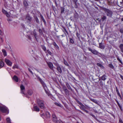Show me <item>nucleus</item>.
<instances>
[{
  "mask_svg": "<svg viewBox=\"0 0 123 123\" xmlns=\"http://www.w3.org/2000/svg\"><path fill=\"white\" fill-rule=\"evenodd\" d=\"M37 104L38 106L41 109H44L46 108L45 102L43 101L38 100H37Z\"/></svg>",
  "mask_w": 123,
  "mask_h": 123,
  "instance_id": "1",
  "label": "nucleus"
},
{
  "mask_svg": "<svg viewBox=\"0 0 123 123\" xmlns=\"http://www.w3.org/2000/svg\"><path fill=\"white\" fill-rule=\"evenodd\" d=\"M103 10H104L105 13H106L107 16L111 17L113 14L112 11L109 9L104 8Z\"/></svg>",
  "mask_w": 123,
  "mask_h": 123,
  "instance_id": "2",
  "label": "nucleus"
},
{
  "mask_svg": "<svg viewBox=\"0 0 123 123\" xmlns=\"http://www.w3.org/2000/svg\"><path fill=\"white\" fill-rule=\"evenodd\" d=\"M0 110L3 112H6L8 113L9 112L7 108L4 106H0Z\"/></svg>",
  "mask_w": 123,
  "mask_h": 123,
  "instance_id": "3",
  "label": "nucleus"
},
{
  "mask_svg": "<svg viewBox=\"0 0 123 123\" xmlns=\"http://www.w3.org/2000/svg\"><path fill=\"white\" fill-rule=\"evenodd\" d=\"M88 49L89 51H91V52L94 54L98 55V54H99L100 55H101V54L100 53L98 52L95 49L92 50L89 47L88 48Z\"/></svg>",
  "mask_w": 123,
  "mask_h": 123,
  "instance_id": "4",
  "label": "nucleus"
},
{
  "mask_svg": "<svg viewBox=\"0 0 123 123\" xmlns=\"http://www.w3.org/2000/svg\"><path fill=\"white\" fill-rule=\"evenodd\" d=\"M23 4L25 9L26 10L28 8L29 5L26 0H24L23 2Z\"/></svg>",
  "mask_w": 123,
  "mask_h": 123,
  "instance_id": "5",
  "label": "nucleus"
},
{
  "mask_svg": "<svg viewBox=\"0 0 123 123\" xmlns=\"http://www.w3.org/2000/svg\"><path fill=\"white\" fill-rule=\"evenodd\" d=\"M43 86L44 89L47 95L49 94V93L48 91V90L47 88V86L44 83L43 84H42Z\"/></svg>",
  "mask_w": 123,
  "mask_h": 123,
  "instance_id": "6",
  "label": "nucleus"
},
{
  "mask_svg": "<svg viewBox=\"0 0 123 123\" xmlns=\"http://www.w3.org/2000/svg\"><path fill=\"white\" fill-rule=\"evenodd\" d=\"M47 64L49 68L53 71H54L53 69L54 66L52 63L51 62H47Z\"/></svg>",
  "mask_w": 123,
  "mask_h": 123,
  "instance_id": "7",
  "label": "nucleus"
},
{
  "mask_svg": "<svg viewBox=\"0 0 123 123\" xmlns=\"http://www.w3.org/2000/svg\"><path fill=\"white\" fill-rule=\"evenodd\" d=\"M5 61L7 65L10 66H12V63L9 60L7 59H5Z\"/></svg>",
  "mask_w": 123,
  "mask_h": 123,
  "instance_id": "8",
  "label": "nucleus"
},
{
  "mask_svg": "<svg viewBox=\"0 0 123 123\" xmlns=\"http://www.w3.org/2000/svg\"><path fill=\"white\" fill-rule=\"evenodd\" d=\"M25 19L30 22L32 20V18L29 14H27L26 15Z\"/></svg>",
  "mask_w": 123,
  "mask_h": 123,
  "instance_id": "9",
  "label": "nucleus"
},
{
  "mask_svg": "<svg viewBox=\"0 0 123 123\" xmlns=\"http://www.w3.org/2000/svg\"><path fill=\"white\" fill-rule=\"evenodd\" d=\"M52 117L53 120L54 122L55 123H56L58 121L57 120L55 114H52Z\"/></svg>",
  "mask_w": 123,
  "mask_h": 123,
  "instance_id": "10",
  "label": "nucleus"
},
{
  "mask_svg": "<svg viewBox=\"0 0 123 123\" xmlns=\"http://www.w3.org/2000/svg\"><path fill=\"white\" fill-rule=\"evenodd\" d=\"M33 35L34 36V37L37 41H38L37 40V34L36 31H35V30H34L33 31Z\"/></svg>",
  "mask_w": 123,
  "mask_h": 123,
  "instance_id": "11",
  "label": "nucleus"
},
{
  "mask_svg": "<svg viewBox=\"0 0 123 123\" xmlns=\"http://www.w3.org/2000/svg\"><path fill=\"white\" fill-rule=\"evenodd\" d=\"M56 69L59 73L61 74L62 72V69L60 66L56 68Z\"/></svg>",
  "mask_w": 123,
  "mask_h": 123,
  "instance_id": "12",
  "label": "nucleus"
},
{
  "mask_svg": "<svg viewBox=\"0 0 123 123\" xmlns=\"http://www.w3.org/2000/svg\"><path fill=\"white\" fill-rule=\"evenodd\" d=\"M33 108L34 110L37 112H39L40 111L39 108L37 106H34Z\"/></svg>",
  "mask_w": 123,
  "mask_h": 123,
  "instance_id": "13",
  "label": "nucleus"
},
{
  "mask_svg": "<svg viewBox=\"0 0 123 123\" xmlns=\"http://www.w3.org/2000/svg\"><path fill=\"white\" fill-rule=\"evenodd\" d=\"M13 79L16 82H18V77L16 75H14L13 78Z\"/></svg>",
  "mask_w": 123,
  "mask_h": 123,
  "instance_id": "14",
  "label": "nucleus"
},
{
  "mask_svg": "<svg viewBox=\"0 0 123 123\" xmlns=\"http://www.w3.org/2000/svg\"><path fill=\"white\" fill-rule=\"evenodd\" d=\"M99 48L101 49H103L105 48V46L101 43H99Z\"/></svg>",
  "mask_w": 123,
  "mask_h": 123,
  "instance_id": "15",
  "label": "nucleus"
},
{
  "mask_svg": "<svg viewBox=\"0 0 123 123\" xmlns=\"http://www.w3.org/2000/svg\"><path fill=\"white\" fill-rule=\"evenodd\" d=\"M116 92H117V93L119 97L121 98H122V97H121V95L120 94V93L118 91L117 88V86L116 87Z\"/></svg>",
  "mask_w": 123,
  "mask_h": 123,
  "instance_id": "16",
  "label": "nucleus"
},
{
  "mask_svg": "<svg viewBox=\"0 0 123 123\" xmlns=\"http://www.w3.org/2000/svg\"><path fill=\"white\" fill-rule=\"evenodd\" d=\"M4 65V63L1 60H0V68L3 67Z\"/></svg>",
  "mask_w": 123,
  "mask_h": 123,
  "instance_id": "17",
  "label": "nucleus"
},
{
  "mask_svg": "<svg viewBox=\"0 0 123 123\" xmlns=\"http://www.w3.org/2000/svg\"><path fill=\"white\" fill-rule=\"evenodd\" d=\"M116 102L118 105V106L119 107L121 111H123V109L122 108V106L119 103V102H118V101H117L116 100Z\"/></svg>",
  "mask_w": 123,
  "mask_h": 123,
  "instance_id": "18",
  "label": "nucleus"
},
{
  "mask_svg": "<svg viewBox=\"0 0 123 123\" xmlns=\"http://www.w3.org/2000/svg\"><path fill=\"white\" fill-rule=\"evenodd\" d=\"M80 105L81 106V107L80 106V108L81 110H83V111H86V112H87V111L84 109V107L85 106H84V105L83 104V105Z\"/></svg>",
  "mask_w": 123,
  "mask_h": 123,
  "instance_id": "19",
  "label": "nucleus"
},
{
  "mask_svg": "<svg viewBox=\"0 0 123 123\" xmlns=\"http://www.w3.org/2000/svg\"><path fill=\"white\" fill-rule=\"evenodd\" d=\"M106 76L105 74L103 75L101 77V79L104 81L106 79Z\"/></svg>",
  "mask_w": 123,
  "mask_h": 123,
  "instance_id": "20",
  "label": "nucleus"
},
{
  "mask_svg": "<svg viewBox=\"0 0 123 123\" xmlns=\"http://www.w3.org/2000/svg\"><path fill=\"white\" fill-rule=\"evenodd\" d=\"M53 44L54 46L57 49H59V47L58 45L55 42H54L53 43Z\"/></svg>",
  "mask_w": 123,
  "mask_h": 123,
  "instance_id": "21",
  "label": "nucleus"
},
{
  "mask_svg": "<svg viewBox=\"0 0 123 123\" xmlns=\"http://www.w3.org/2000/svg\"><path fill=\"white\" fill-rule=\"evenodd\" d=\"M40 16L41 18L42 19V20L43 21L44 23L45 24H46V22L45 19H44L43 16L41 14H40Z\"/></svg>",
  "mask_w": 123,
  "mask_h": 123,
  "instance_id": "22",
  "label": "nucleus"
},
{
  "mask_svg": "<svg viewBox=\"0 0 123 123\" xmlns=\"http://www.w3.org/2000/svg\"><path fill=\"white\" fill-rule=\"evenodd\" d=\"M28 94L30 95H31L33 93V91L32 90H29L28 92Z\"/></svg>",
  "mask_w": 123,
  "mask_h": 123,
  "instance_id": "23",
  "label": "nucleus"
},
{
  "mask_svg": "<svg viewBox=\"0 0 123 123\" xmlns=\"http://www.w3.org/2000/svg\"><path fill=\"white\" fill-rule=\"evenodd\" d=\"M55 104L56 105H57L59 107H63V106L62 105H61V104L59 103L55 102Z\"/></svg>",
  "mask_w": 123,
  "mask_h": 123,
  "instance_id": "24",
  "label": "nucleus"
},
{
  "mask_svg": "<svg viewBox=\"0 0 123 123\" xmlns=\"http://www.w3.org/2000/svg\"><path fill=\"white\" fill-rule=\"evenodd\" d=\"M2 51L4 55L5 56H6L7 54L6 50L4 49H2Z\"/></svg>",
  "mask_w": 123,
  "mask_h": 123,
  "instance_id": "25",
  "label": "nucleus"
},
{
  "mask_svg": "<svg viewBox=\"0 0 123 123\" xmlns=\"http://www.w3.org/2000/svg\"><path fill=\"white\" fill-rule=\"evenodd\" d=\"M38 79L39 81H40L41 83L42 84V85L44 83V81L42 79H41L40 77H38Z\"/></svg>",
  "mask_w": 123,
  "mask_h": 123,
  "instance_id": "26",
  "label": "nucleus"
},
{
  "mask_svg": "<svg viewBox=\"0 0 123 123\" xmlns=\"http://www.w3.org/2000/svg\"><path fill=\"white\" fill-rule=\"evenodd\" d=\"M90 100L91 101L97 104H98V102L97 101L94 99H90Z\"/></svg>",
  "mask_w": 123,
  "mask_h": 123,
  "instance_id": "27",
  "label": "nucleus"
},
{
  "mask_svg": "<svg viewBox=\"0 0 123 123\" xmlns=\"http://www.w3.org/2000/svg\"><path fill=\"white\" fill-rule=\"evenodd\" d=\"M21 90H24L25 91V86L22 84L20 86Z\"/></svg>",
  "mask_w": 123,
  "mask_h": 123,
  "instance_id": "28",
  "label": "nucleus"
},
{
  "mask_svg": "<svg viewBox=\"0 0 123 123\" xmlns=\"http://www.w3.org/2000/svg\"><path fill=\"white\" fill-rule=\"evenodd\" d=\"M62 27L63 28V30H62L64 32H66V33L67 34H68V32L67 31L66 29V28L62 26Z\"/></svg>",
  "mask_w": 123,
  "mask_h": 123,
  "instance_id": "29",
  "label": "nucleus"
},
{
  "mask_svg": "<svg viewBox=\"0 0 123 123\" xmlns=\"http://www.w3.org/2000/svg\"><path fill=\"white\" fill-rule=\"evenodd\" d=\"M46 115L47 117V118H49L50 117V115L48 112H47L46 113Z\"/></svg>",
  "mask_w": 123,
  "mask_h": 123,
  "instance_id": "30",
  "label": "nucleus"
},
{
  "mask_svg": "<svg viewBox=\"0 0 123 123\" xmlns=\"http://www.w3.org/2000/svg\"><path fill=\"white\" fill-rule=\"evenodd\" d=\"M69 42L72 44H73L74 43V41L73 39L71 38H69Z\"/></svg>",
  "mask_w": 123,
  "mask_h": 123,
  "instance_id": "31",
  "label": "nucleus"
},
{
  "mask_svg": "<svg viewBox=\"0 0 123 123\" xmlns=\"http://www.w3.org/2000/svg\"><path fill=\"white\" fill-rule=\"evenodd\" d=\"M65 8L63 7H61V13H64Z\"/></svg>",
  "mask_w": 123,
  "mask_h": 123,
  "instance_id": "32",
  "label": "nucleus"
},
{
  "mask_svg": "<svg viewBox=\"0 0 123 123\" xmlns=\"http://www.w3.org/2000/svg\"><path fill=\"white\" fill-rule=\"evenodd\" d=\"M41 48L45 52H46V51L47 50H46V48L44 46L42 45L41 46Z\"/></svg>",
  "mask_w": 123,
  "mask_h": 123,
  "instance_id": "33",
  "label": "nucleus"
},
{
  "mask_svg": "<svg viewBox=\"0 0 123 123\" xmlns=\"http://www.w3.org/2000/svg\"><path fill=\"white\" fill-rule=\"evenodd\" d=\"M6 121L7 123H11L10 121V118L8 117L6 119Z\"/></svg>",
  "mask_w": 123,
  "mask_h": 123,
  "instance_id": "34",
  "label": "nucleus"
},
{
  "mask_svg": "<svg viewBox=\"0 0 123 123\" xmlns=\"http://www.w3.org/2000/svg\"><path fill=\"white\" fill-rule=\"evenodd\" d=\"M47 52L49 55H52V53L49 50H47L46 51V53Z\"/></svg>",
  "mask_w": 123,
  "mask_h": 123,
  "instance_id": "35",
  "label": "nucleus"
},
{
  "mask_svg": "<svg viewBox=\"0 0 123 123\" xmlns=\"http://www.w3.org/2000/svg\"><path fill=\"white\" fill-rule=\"evenodd\" d=\"M63 61L65 65L68 66H69V64L64 59H63Z\"/></svg>",
  "mask_w": 123,
  "mask_h": 123,
  "instance_id": "36",
  "label": "nucleus"
},
{
  "mask_svg": "<svg viewBox=\"0 0 123 123\" xmlns=\"http://www.w3.org/2000/svg\"><path fill=\"white\" fill-rule=\"evenodd\" d=\"M12 68L13 69H15V68L18 69V66L17 64H15L14 65V66L12 67Z\"/></svg>",
  "mask_w": 123,
  "mask_h": 123,
  "instance_id": "37",
  "label": "nucleus"
},
{
  "mask_svg": "<svg viewBox=\"0 0 123 123\" xmlns=\"http://www.w3.org/2000/svg\"><path fill=\"white\" fill-rule=\"evenodd\" d=\"M109 67L112 69H113L114 67L113 65L111 63H110L109 65Z\"/></svg>",
  "mask_w": 123,
  "mask_h": 123,
  "instance_id": "38",
  "label": "nucleus"
},
{
  "mask_svg": "<svg viewBox=\"0 0 123 123\" xmlns=\"http://www.w3.org/2000/svg\"><path fill=\"white\" fill-rule=\"evenodd\" d=\"M117 60L121 64H123V62H122V61L119 58V57H117Z\"/></svg>",
  "mask_w": 123,
  "mask_h": 123,
  "instance_id": "39",
  "label": "nucleus"
},
{
  "mask_svg": "<svg viewBox=\"0 0 123 123\" xmlns=\"http://www.w3.org/2000/svg\"><path fill=\"white\" fill-rule=\"evenodd\" d=\"M78 15L77 13H75L74 16V17L75 18H77L78 17Z\"/></svg>",
  "mask_w": 123,
  "mask_h": 123,
  "instance_id": "40",
  "label": "nucleus"
},
{
  "mask_svg": "<svg viewBox=\"0 0 123 123\" xmlns=\"http://www.w3.org/2000/svg\"><path fill=\"white\" fill-rule=\"evenodd\" d=\"M35 19L37 23L38 24H39L40 23L39 19L37 17H36L35 18Z\"/></svg>",
  "mask_w": 123,
  "mask_h": 123,
  "instance_id": "41",
  "label": "nucleus"
},
{
  "mask_svg": "<svg viewBox=\"0 0 123 123\" xmlns=\"http://www.w3.org/2000/svg\"><path fill=\"white\" fill-rule=\"evenodd\" d=\"M66 85L67 87H68V88L69 89H71V88L69 84L68 83H67L66 84Z\"/></svg>",
  "mask_w": 123,
  "mask_h": 123,
  "instance_id": "42",
  "label": "nucleus"
},
{
  "mask_svg": "<svg viewBox=\"0 0 123 123\" xmlns=\"http://www.w3.org/2000/svg\"><path fill=\"white\" fill-rule=\"evenodd\" d=\"M76 101L80 105H82L83 104L81 103L80 101H79L78 99H76Z\"/></svg>",
  "mask_w": 123,
  "mask_h": 123,
  "instance_id": "43",
  "label": "nucleus"
},
{
  "mask_svg": "<svg viewBox=\"0 0 123 123\" xmlns=\"http://www.w3.org/2000/svg\"><path fill=\"white\" fill-rule=\"evenodd\" d=\"M97 65L98 66L100 67H103V66L101 64L99 63H97Z\"/></svg>",
  "mask_w": 123,
  "mask_h": 123,
  "instance_id": "44",
  "label": "nucleus"
},
{
  "mask_svg": "<svg viewBox=\"0 0 123 123\" xmlns=\"http://www.w3.org/2000/svg\"><path fill=\"white\" fill-rule=\"evenodd\" d=\"M106 18V16H104L102 18V20L104 21L105 20Z\"/></svg>",
  "mask_w": 123,
  "mask_h": 123,
  "instance_id": "45",
  "label": "nucleus"
},
{
  "mask_svg": "<svg viewBox=\"0 0 123 123\" xmlns=\"http://www.w3.org/2000/svg\"><path fill=\"white\" fill-rule=\"evenodd\" d=\"M54 64L56 66V68L60 66V65L57 63H54Z\"/></svg>",
  "mask_w": 123,
  "mask_h": 123,
  "instance_id": "46",
  "label": "nucleus"
},
{
  "mask_svg": "<svg viewBox=\"0 0 123 123\" xmlns=\"http://www.w3.org/2000/svg\"><path fill=\"white\" fill-rule=\"evenodd\" d=\"M2 12L3 13L5 14L7 12L6 10L4 9H2Z\"/></svg>",
  "mask_w": 123,
  "mask_h": 123,
  "instance_id": "47",
  "label": "nucleus"
},
{
  "mask_svg": "<svg viewBox=\"0 0 123 123\" xmlns=\"http://www.w3.org/2000/svg\"><path fill=\"white\" fill-rule=\"evenodd\" d=\"M119 48L120 49L123 48V43L121 44L120 45Z\"/></svg>",
  "mask_w": 123,
  "mask_h": 123,
  "instance_id": "48",
  "label": "nucleus"
},
{
  "mask_svg": "<svg viewBox=\"0 0 123 123\" xmlns=\"http://www.w3.org/2000/svg\"><path fill=\"white\" fill-rule=\"evenodd\" d=\"M4 33L3 31L1 30H0V35L2 36L3 35Z\"/></svg>",
  "mask_w": 123,
  "mask_h": 123,
  "instance_id": "49",
  "label": "nucleus"
},
{
  "mask_svg": "<svg viewBox=\"0 0 123 123\" xmlns=\"http://www.w3.org/2000/svg\"><path fill=\"white\" fill-rule=\"evenodd\" d=\"M64 91L65 92L66 94H67L68 93V91L67 89L64 90Z\"/></svg>",
  "mask_w": 123,
  "mask_h": 123,
  "instance_id": "50",
  "label": "nucleus"
},
{
  "mask_svg": "<svg viewBox=\"0 0 123 123\" xmlns=\"http://www.w3.org/2000/svg\"><path fill=\"white\" fill-rule=\"evenodd\" d=\"M100 85L101 86H102L103 85V83L102 81H100L99 82Z\"/></svg>",
  "mask_w": 123,
  "mask_h": 123,
  "instance_id": "51",
  "label": "nucleus"
},
{
  "mask_svg": "<svg viewBox=\"0 0 123 123\" xmlns=\"http://www.w3.org/2000/svg\"><path fill=\"white\" fill-rule=\"evenodd\" d=\"M38 31H39V33L40 34H42L43 33V32H42V31L41 29H39Z\"/></svg>",
  "mask_w": 123,
  "mask_h": 123,
  "instance_id": "52",
  "label": "nucleus"
},
{
  "mask_svg": "<svg viewBox=\"0 0 123 123\" xmlns=\"http://www.w3.org/2000/svg\"><path fill=\"white\" fill-rule=\"evenodd\" d=\"M25 91H24V90H21V93L23 94L24 95H25V94L24 93V92Z\"/></svg>",
  "mask_w": 123,
  "mask_h": 123,
  "instance_id": "53",
  "label": "nucleus"
},
{
  "mask_svg": "<svg viewBox=\"0 0 123 123\" xmlns=\"http://www.w3.org/2000/svg\"><path fill=\"white\" fill-rule=\"evenodd\" d=\"M76 36L78 38H79L80 37V34H79L77 32L76 33Z\"/></svg>",
  "mask_w": 123,
  "mask_h": 123,
  "instance_id": "54",
  "label": "nucleus"
},
{
  "mask_svg": "<svg viewBox=\"0 0 123 123\" xmlns=\"http://www.w3.org/2000/svg\"><path fill=\"white\" fill-rule=\"evenodd\" d=\"M73 1L74 2V4L75 5H77V0H73Z\"/></svg>",
  "mask_w": 123,
  "mask_h": 123,
  "instance_id": "55",
  "label": "nucleus"
},
{
  "mask_svg": "<svg viewBox=\"0 0 123 123\" xmlns=\"http://www.w3.org/2000/svg\"><path fill=\"white\" fill-rule=\"evenodd\" d=\"M56 123H63V122L61 121H58Z\"/></svg>",
  "mask_w": 123,
  "mask_h": 123,
  "instance_id": "56",
  "label": "nucleus"
},
{
  "mask_svg": "<svg viewBox=\"0 0 123 123\" xmlns=\"http://www.w3.org/2000/svg\"><path fill=\"white\" fill-rule=\"evenodd\" d=\"M119 122L120 123H123V121L121 119H119Z\"/></svg>",
  "mask_w": 123,
  "mask_h": 123,
  "instance_id": "57",
  "label": "nucleus"
},
{
  "mask_svg": "<svg viewBox=\"0 0 123 123\" xmlns=\"http://www.w3.org/2000/svg\"><path fill=\"white\" fill-rule=\"evenodd\" d=\"M120 32L122 33H123V29H121L120 30Z\"/></svg>",
  "mask_w": 123,
  "mask_h": 123,
  "instance_id": "58",
  "label": "nucleus"
},
{
  "mask_svg": "<svg viewBox=\"0 0 123 123\" xmlns=\"http://www.w3.org/2000/svg\"><path fill=\"white\" fill-rule=\"evenodd\" d=\"M63 89L64 91V90L67 89L66 87V86H63Z\"/></svg>",
  "mask_w": 123,
  "mask_h": 123,
  "instance_id": "59",
  "label": "nucleus"
},
{
  "mask_svg": "<svg viewBox=\"0 0 123 123\" xmlns=\"http://www.w3.org/2000/svg\"><path fill=\"white\" fill-rule=\"evenodd\" d=\"M6 14L7 17H10V16L7 12Z\"/></svg>",
  "mask_w": 123,
  "mask_h": 123,
  "instance_id": "60",
  "label": "nucleus"
},
{
  "mask_svg": "<svg viewBox=\"0 0 123 123\" xmlns=\"http://www.w3.org/2000/svg\"><path fill=\"white\" fill-rule=\"evenodd\" d=\"M120 78H121V79L123 80V76L121 75H120Z\"/></svg>",
  "mask_w": 123,
  "mask_h": 123,
  "instance_id": "61",
  "label": "nucleus"
},
{
  "mask_svg": "<svg viewBox=\"0 0 123 123\" xmlns=\"http://www.w3.org/2000/svg\"><path fill=\"white\" fill-rule=\"evenodd\" d=\"M41 116L43 118H44V115L43 114H41Z\"/></svg>",
  "mask_w": 123,
  "mask_h": 123,
  "instance_id": "62",
  "label": "nucleus"
},
{
  "mask_svg": "<svg viewBox=\"0 0 123 123\" xmlns=\"http://www.w3.org/2000/svg\"><path fill=\"white\" fill-rule=\"evenodd\" d=\"M120 49L121 52H122L123 53V48Z\"/></svg>",
  "mask_w": 123,
  "mask_h": 123,
  "instance_id": "63",
  "label": "nucleus"
},
{
  "mask_svg": "<svg viewBox=\"0 0 123 123\" xmlns=\"http://www.w3.org/2000/svg\"><path fill=\"white\" fill-rule=\"evenodd\" d=\"M120 49L121 52H122L123 53V48Z\"/></svg>",
  "mask_w": 123,
  "mask_h": 123,
  "instance_id": "64",
  "label": "nucleus"
}]
</instances>
